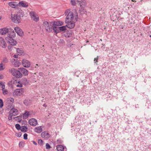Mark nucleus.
<instances>
[{
    "label": "nucleus",
    "mask_w": 151,
    "mask_h": 151,
    "mask_svg": "<svg viewBox=\"0 0 151 151\" xmlns=\"http://www.w3.org/2000/svg\"><path fill=\"white\" fill-rule=\"evenodd\" d=\"M65 13L66 15H67L65 20V23L72 21L73 20H75L74 19L73 13L72 12H70V10H66Z\"/></svg>",
    "instance_id": "1"
},
{
    "label": "nucleus",
    "mask_w": 151,
    "mask_h": 151,
    "mask_svg": "<svg viewBox=\"0 0 151 151\" xmlns=\"http://www.w3.org/2000/svg\"><path fill=\"white\" fill-rule=\"evenodd\" d=\"M18 114V110L15 108H12L9 112V115L8 116L9 120H12V116L17 115Z\"/></svg>",
    "instance_id": "2"
},
{
    "label": "nucleus",
    "mask_w": 151,
    "mask_h": 151,
    "mask_svg": "<svg viewBox=\"0 0 151 151\" xmlns=\"http://www.w3.org/2000/svg\"><path fill=\"white\" fill-rule=\"evenodd\" d=\"M43 26L47 32H50L52 30V26L47 21L43 22Z\"/></svg>",
    "instance_id": "3"
},
{
    "label": "nucleus",
    "mask_w": 151,
    "mask_h": 151,
    "mask_svg": "<svg viewBox=\"0 0 151 151\" xmlns=\"http://www.w3.org/2000/svg\"><path fill=\"white\" fill-rule=\"evenodd\" d=\"M29 14L33 20L36 22H37L39 21V17L35 12L32 11L30 12Z\"/></svg>",
    "instance_id": "4"
},
{
    "label": "nucleus",
    "mask_w": 151,
    "mask_h": 151,
    "mask_svg": "<svg viewBox=\"0 0 151 151\" xmlns=\"http://www.w3.org/2000/svg\"><path fill=\"white\" fill-rule=\"evenodd\" d=\"M24 89L23 88L17 89L15 90L13 93L14 96H20L24 93Z\"/></svg>",
    "instance_id": "5"
},
{
    "label": "nucleus",
    "mask_w": 151,
    "mask_h": 151,
    "mask_svg": "<svg viewBox=\"0 0 151 151\" xmlns=\"http://www.w3.org/2000/svg\"><path fill=\"white\" fill-rule=\"evenodd\" d=\"M20 17L17 14L12 15V20L16 23H19L20 22Z\"/></svg>",
    "instance_id": "6"
},
{
    "label": "nucleus",
    "mask_w": 151,
    "mask_h": 151,
    "mask_svg": "<svg viewBox=\"0 0 151 151\" xmlns=\"http://www.w3.org/2000/svg\"><path fill=\"white\" fill-rule=\"evenodd\" d=\"M13 37L9 36H8L6 38V40L9 43V44L11 45H15L17 43V42L15 40L13 39Z\"/></svg>",
    "instance_id": "7"
},
{
    "label": "nucleus",
    "mask_w": 151,
    "mask_h": 151,
    "mask_svg": "<svg viewBox=\"0 0 151 151\" xmlns=\"http://www.w3.org/2000/svg\"><path fill=\"white\" fill-rule=\"evenodd\" d=\"M22 63L23 65L25 68H28L30 65V62L26 59H23Z\"/></svg>",
    "instance_id": "8"
},
{
    "label": "nucleus",
    "mask_w": 151,
    "mask_h": 151,
    "mask_svg": "<svg viewBox=\"0 0 151 151\" xmlns=\"http://www.w3.org/2000/svg\"><path fill=\"white\" fill-rule=\"evenodd\" d=\"M11 62L13 65L15 67H18L21 64L20 62L18 60L14 59H12Z\"/></svg>",
    "instance_id": "9"
},
{
    "label": "nucleus",
    "mask_w": 151,
    "mask_h": 151,
    "mask_svg": "<svg viewBox=\"0 0 151 151\" xmlns=\"http://www.w3.org/2000/svg\"><path fill=\"white\" fill-rule=\"evenodd\" d=\"M29 122L31 125L33 126H35L37 124V120L34 118L30 119L29 120Z\"/></svg>",
    "instance_id": "10"
},
{
    "label": "nucleus",
    "mask_w": 151,
    "mask_h": 151,
    "mask_svg": "<svg viewBox=\"0 0 151 151\" xmlns=\"http://www.w3.org/2000/svg\"><path fill=\"white\" fill-rule=\"evenodd\" d=\"M0 45L3 48H5L7 45L5 40L1 37H0Z\"/></svg>",
    "instance_id": "11"
},
{
    "label": "nucleus",
    "mask_w": 151,
    "mask_h": 151,
    "mask_svg": "<svg viewBox=\"0 0 151 151\" xmlns=\"http://www.w3.org/2000/svg\"><path fill=\"white\" fill-rule=\"evenodd\" d=\"M41 137L45 139H48L50 137V134L46 131L42 132L41 134Z\"/></svg>",
    "instance_id": "12"
},
{
    "label": "nucleus",
    "mask_w": 151,
    "mask_h": 151,
    "mask_svg": "<svg viewBox=\"0 0 151 151\" xmlns=\"http://www.w3.org/2000/svg\"><path fill=\"white\" fill-rule=\"evenodd\" d=\"M14 30L17 34L20 36H22L23 34L22 30L19 27H16L14 28Z\"/></svg>",
    "instance_id": "13"
},
{
    "label": "nucleus",
    "mask_w": 151,
    "mask_h": 151,
    "mask_svg": "<svg viewBox=\"0 0 151 151\" xmlns=\"http://www.w3.org/2000/svg\"><path fill=\"white\" fill-rule=\"evenodd\" d=\"M66 23H67V25H66V27H67L69 29H71L73 28L75 26L74 22L73 21H70Z\"/></svg>",
    "instance_id": "14"
},
{
    "label": "nucleus",
    "mask_w": 151,
    "mask_h": 151,
    "mask_svg": "<svg viewBox=\"0 0 151 151\" xmlns=\"http://www.w3.org/2000/svg\"><path fill=\"white\" fill-rule=\"evenodd\" d=\"M9 31V29L6 28H4L0 29V34L3 35H5Z\"/></svg>",
    "instance_id": "15"
},
{
    "label": "nucleus",
    "mask_w": 151,
    "mask_h": 151,
    "mask_svg": "<svg viewBox=\"0 0 151 151\" xmlns=\"http://www.w3.org/2000/svg\"><path fill=\"white\" fill-rule=\"evenodd\" d=\"M34 131L38 133H40L43 131L42 129V126H40L36 127L34 129Z\"/></svg>",
    "instance_id": "16"
},
{
    "label": "nucleus",
    "mask_w": 151,
    "mask_h": 151,
    "mask_svg": "<svg viewBox=\"0 0 151 151\" xmlns=\"http://www.w3.org/2000/svg\"><path fill=\"white\" fill-rule=\"evenodd\" d=\"M72 33V31L70 30H69L64 32V34L65 37H68L71 36Z\"/></svg>",
    "instance_id": "17"
},
{
    "label": "nucleus",
    "mask_w": 151,
    "mask_h": 151,
    "mask_svg": "<svg viewBox=\"0 0 151 151\" xmlns=\"http://www.w3.org/2000/svg\"><path fill=\"white\" fill-rule=\"evenodd\" d=\"M18 69L21 71V72L25 76L27 75L28 74V71L24 68H19Z\"/></svg>",
    "instance_id": "18"
},
{
    "label": "nucleus",
    "mask_w": 151,
    "mask_h": 151,
    "mask_svg": "<svg viewBox=\"0 0 151 151\" xmlns=\"http://www.w3.org/2000/svg\"><path fill=\"white\" fill-rule=\"evenodd\" d=\"M65 148L66 149L65 146L61 145H59L56 146V149L58 151H64Z\"/></svg>",
    "instance_id": "19"
},
{
    "label": "nucleus",
    "mask_w": 151,
    "mask_h": 151,
    "mask_svg": "<svg viewBox=\"0 0 151 151\" xmlns=\"http://www.w3.org/2000/svg\"><path fill=\"white\" fill-rule=\"evenodd\" d=\"M63 22L60 21L54 22L53 24V26H60L63 24Z\"/></svg>",
    "instance_id": "20"
},
{
    "label": "nucleus",
    "mask_w": 151,
    "mask_h": 151,
    "mask_svg": "<svg viewBox=\"0 0 151 151\" xmlns=\"http://www.w3.org/2000/svg\"><path fill=\"white\" fill-rule=\"evenodd\" d=\"M18 4L22 7H27L28 6V4L27 3L25 2L24 1H21Z\"/></svg>",
    "instance_id": "21"
},
{
    "label": "nucleus",
    "mask_w": 151,
    "mask_h": 151,
    "mask_svg": "<svg viewBox=\"0 0 151 151\" xmlns=\"http://www.w3.org/2000/svg\"><path fill=\"white\" fill-rule=\"evenodd\" d=\"M9 5L12 8H15L18 5V4L16 2H11L9 3Z\"/></svg>",
    "instance_id": "22"
},
{
    "label": "nucleus",
    "mask_w": 151,
    "mask_h": 151,
    "mask_svg": "<svg viewBox=\"0 0 151 151\" xmlns=\"http://www.w3.org/2000/svg\"><path fill=\"white\" fill-rule=\"evenodd\" d=\"M16 71H17V70L15 69L14 68H12L9 69V71L14 76H15L16 74Z\"/></svg>",
    "instance_id": "23"
},
{
    "label": "nucleus",
    "mask_w": 151,
    "mask_h": 151,
    "mask_svg": "<svg viewBox=\"0 0 151 151\" xmlns=\"http://www.w3.org/2000/svg\"><path fill=\"white\" fill-rule=\"evenodd\" d=\"M59 27L55 26H54L52 27V29H53L54 32L56 34L60 32Z\"/></svg>",
    "instance_id": "24"
},
{
    "label": "nucleus",
    "mask_w": 151,
    "mask_h": 151,
    "mask_svg": "<svg viewBox=\"0 0 151 151\" xmlns=\"http://www.w3.org/2000/svg\"><path fill=\"white\" fill-rule=\"evenodd\" d=\"M21 82L22 84L26 85H27L29 83V81L26 78H23L21 79Z\"/></svg>",
    "instance_id": "25"
},
{
    "label": "nucleus",
    "mask_w": 151,
    "mask_h": 151,
    "mask_svg": "<svg viewBox=\"0 0 151 151\" xmlns=\"http://www.w3.org/2000/svg\"><path fill=\"white\" fill-rule=\"evenodd\" d=\"M29 115H30V112L26 111L25 113L23 114V117L24 119H26L28 118Z\"/></svg>",
    "instance_id": "26"
},
{
    "label": "nucleus",
    "mask_w": 151,
    "mask_h": 151,
    "mask_svg": "<svg viewBox=\"0 0 151 151\" xmlns=\"http://www.w3.org/2000/svg\"><path fill=\"white\" fill-rule=\"evenodd\" d=\"M66 26H63L61 27H59L60 32H63V33H64V32H65V31L66 30Z\"/></svg>",
    "instance_id": "27"
},
{
    "label": "nucleus",
    "mask_w": 151,
    "mask_h": 151,
    "mask_svg": "<svg viewBox=\"0 0 151 151\" xmlns=\"http://www.w3.org/2000/svg\"><path fill=\"white\" fill-rule=\"evenodd\" d=\"M20 71L19 70H17V71H16L17 72L16 74V76H15V77L18 78H21L22 77V74L20 72Z\"/></svg>",
    "instance_id": "28"
},
{
    "label": "nucleus",
    "mask_w": 151,
    "mask_h": 151,
    "mask_svg": "<svg viewBox=\"0 0 151 151\" xmlns=\"http://www.w3.org/2000/svg\"><path fill=\"white\" fill-rule=\"evenodd\" d=\"M27 129V128L26 126H23L21 127V129L22 132H26Z\"/></svg>",
    "instance_id": "29"
},
{
    "label": "nucleus",
    "mask_w": 151,
    "mask_h": 151,
    "mask_svg": "<svg viewBox=\"0 0 151 151\" xmlns=\"http://www.w3.org/2000/svg\"><path fill=\"white\" fill-rule=\"evenodd\" d=\"M9 30H11V32L12 31V32L11 33V34L9 35L8 36H9L10 35V36L12 37H15V33L14 32V31L13 29H9Z\"/></svg>",
    "instance_id": "30"
},
{
    "label": "nucleus",
    "mask_w": 151,
    "mask_h": 151,
    "mask_svg": "<svg viewBox=\"0 0 151 151\" xmlns=\"http://www.w3.org/2000/svg\"><path fill=\"white\" fill-rule=\"evenodd\" d=\"M17 52L19 53V55H22L23 53V51L19 48H17Z\"/></svg>",
    "instance_id": "31"
},
{
    "label": "nucleus",
    "mask_w": 151,
    "mask_h": 151,
    "mask_svg": "<svg viewBox=\"0 0 151 151\" xmlns=\"http://www.w3.org/2000/svg\"><path fill=\"white\" fill-rule=\"evenodd\" d=\"M7 100L11 104H12L14 101V99L12 97L8 98Z\"/></svg>",
    "instance_id": "32"
},
{
    "label": "nucleus",
    "mask_w": 151,
    "mask_h": 151,
    "mask_svg": "<svg viewBox=\"0 0 151 151\" xmlns=\"http://www.w3.org/2000/svg\"><path fill=\"white\" fill-rule=\"evenodd\" d=\"M16 120L18 122H20L22 120V117L20 116H19L16 117Z\"/></svg>",
    "instance_id": "33"
},
{
    "label": "nucleus",
    "mask_w": 151,
    "mask_h": 151,
    "mask_svg": "<svg viewBox=\"0 0 151 151\" xmlns=\"http://www.w3.org/2000/svg\"><path fill=\"white\" fill-rule=\"evenodd\" d=\"M15 127L18 130L21 129V127H20V125L19 124H16L15 125Z\"/></svg>",
    "instance_id": "34"
},
{
    "label": "nucleus",
    "mask_w": 151,
    "mask_h": 151,
    "mask_svg": "<svg viewBox=\"0 0 151 151\" xmlns=\"http://www.w3.org/2000/svg\"><path fill=\"white\" fill-rule=\"evenodd\" d=\"M2 91H3V94L4 95H5L8 94V91L6 89H5L3 90H2Z\"/></svg>",
    "instance_id": "35"
},
{
    "label": "nucleus",
    "mask_w": 151,
    "mask_h": 151,
    "mask_svg": "<svg viewBox=\"0 0 151 151\" xmlns=\"http://www.w3.org/2000/svg\"><path fill=\"white\" fill-rule=\"evenodd\" d=\"M3 106V103L2 99H0V108H1Z\"/></svg>",
    "instance_id": "36"
},
{
    "label": "nucleus",
    "mask_w": 151,
    "mask_h": 151,
    "mask_svg": "<svg viewBox=\"0 0 151 151\" xmlns=\"http://www.w3.org/2000/svg\"><path fill=\"white\" fill-rule=\"evenodd\" d=\"M70 2L72 5L75 6L76 4V2L75 0H71Z\"/></svg>",
    "instance_id": "37"
},
{
    "label": "nucleus",
    "mask_w": 151,
    "mask_h": 151,
    "mask_svg": "<svg viewBox=\"0 0 151 151\" xmlns=\"http://www.w3.org/2000/svg\"><path fill=\"white\" fill-rule=\"evenodd\" d=\"M8 60L6 58H3L2 62L5 63H7L8 62Z\"/></svg>",
    "instance_id": "38"
},
{
    "label": "nucleus",
    "mask_w": 151,
    "mask_h": 151,
    "mask_svg": "<svg viewBox=\"0 0 151 151\" xmlns=\"http://www.w3.org/2000/svg\"><path fill=\"white\" fill-rule=\"evenodd\" d=\"M38 143L40 145H42L43 143V141L41 139L38 140Z\"/></svg>",
    "instance_id": "39"
},
{
    "label": "nucleus",
    "mask_w": 151,
    "mask_h": 151,
    "mask_svg": "<svg viewBox=\"0 0 151 151\" xmlns=\"http://www.w3.org/2000/svg\"><path fill=\"white\" fill-rule=\"evenodd\" d=\"M22 135V133L21 132H19L18 133L16 134V136L18 137H20Z\"/></svg>",
    "instance_id": "40"
},
{
    "label": "nucleus",
    "mask_w": 151,
    "mask_h": 151,
    "mask_svg": "<svg viewBox=\"0 0 151 151\" xmlns=\"http://www.w3.org/2000/svg\"><path fill=\"white\" fill-rule=\"evenodd\" d=\"M46 147L47 149H48L50 148L51 147L50 145L48 143H47L46 144Z\"/></svg>",
    "instance_id": "41"
},
{
    "label": "nucleus",
    "mask_w": 151,
    "mask_h": 151,
    "mask_svg": "<svg viewBox=\"0 0 151 151\" xmlns=\"http://www.w3.org/2000/svg\"><path fill=\"white\" fill-rule=\"evenodd\" d=\"M24 138L25 139H27V133H25L24 135Z\"/></svg>",
    "instance_id": "42"
},
{
    "label": "nucleus",
    "mask_w": 151,
    "mask_h": 151,
    "mask_svg": "<svg viewBox=\"0 0 151 151\" xmlns=\"http://www.w3.org/2000/svg\"><path fill=\"white\" fill-rule=\"evenodd\" d=\"M27 101L26 100H25L24 101V104L26 106H28L29 105V104L28 103H27Z\"/></svg>",
    "instance_id": "43"
},
{
    "label": "nucleus",
    "mask_w": 151,
    "mask_h": 151,
    "mask_svg": "<svg viewBox=\"0 0 151 151\" xmlns=\"http://www.w3.org/2000/svg\"><path fill=\"white\" fill-rule=\"evenodd\" d=\"M4 69V68H3L2 64V63H1L0 64V70H3Z\"/></svg>",
    "instance_id": "44"
},
{
    "label": "nucleus",
    "mask_w": 151,
    "mask_h": 151,
    "mask_svg": "<svg viewBox=\"0 0 151 151\" xmlns=\"http://www.w3.org/2000/svg\"><path fill=\"white\" fill-rule=\"evenodd\" d=\"M17 87H22V84L21 83H20L19 82V83L17 85Z\"/></svg>",
    "instance_id": "45"
},
{
    "label": "nucleus",
    "mask_w": 151,
    "mask_h": 151,
    "mask_svg": "<svg viewBox=\"0 0 151 151\" xmlns=\"http://www.w3.org/2000/svg\"><path fill=\"white\" fill-rule=\"evenodd\" d=\"M77 1L78 2L82 3H84V0H77Z\"/></svg>",
    "instance_id": "46"
},
{
    "label": "nucleus",
    "mask_w": 151,
    "mask_h": 151,
    "mask_svg": "<svg viewBox=\"0 0 151 151\" xmlns=\"http://www.w3.org/2000/svg\"><path fill=\"white\" fill-rule=\"evenodd\" d=\"M98 56L97 58H94V61L95 63H96L97 62V60H98Z\"/></svg>",
    "instance_id": "47"
},
{
    "label": "nucleus",
    "mask_w": 151,
    "mask_h": 151,
    "mask_svg": "<svg viewBox=\"0 0 151 151\" xmlns=\"http://www.w3.org/2000/svg\"><path fill=\"white\" fill-rule=\"evenodd\" d=\"M2 86L1 88H2V90H4V89H5V84H3V86Z\"/></svg>",
    "instance_id": "48"
},
{
    "label": "nucleus",
    "mask_w": 151,
    "mask_h": 151,
    "mask_svg": "<svg viewBox=\"0 0 151 151\" xmlns=\"http://www.w3.org/2000/svg\"><path fill=\"white\" fill-rule=\"evenodd\" d=\"M4 84V83L2 82H0V86H3V84Z\"/></svg>",
    "instance_id": "49"
},
{
    "label": "nucleus",
    "mask_w": 151,
    "mask_h": 151,
    "mask_svg": "<svg viewBox=\"0 0 151 151\" xmlns=\"http://www.w3.org/2000/svg\"><path fill=\"white\" fill-rule=\"evenodd\" d=\"M12 47L11 45H9L8 47V49L10 50H11V48Z\"/></svg>",
    "instance_id": "50"
},
{
    "label": "nucleus",
    "mask_w": 151,
    "mask_h": 151,
    "mask_svg": "<svg viewBox=\"0 0 151 151\" xmlns=\"http://www.w3.org/2000/svg\"><path fill=\"white\" fill-rule=\"evenodd\" d=\"M23 143L21 142H20L19 144V146L20 147L21 146H22Z\"/></svg>",
    "instance_id": "51"
},
{
    "label": "nucleus",
    "mask_w": 151,
    "mask_h": 151,
    "mask_svg": "<svg viewBox=\"0 0 151 151\" xmlns=\"http://www.w3.org/2000/svg\"><path fill=\"white\" fill-rule=\"evenodd\" d=\"M3 78V76L2 75H0V79H2Z\"/></svg>",
    "instance_id": "52"
},
{
    "label": "nucleus",
    "mask_w": 151,
    "mask_h": 151,
    "mask_svg": "<svg viewBox=\"0 0 151 151\" xmlns=\"http://www.w3.org/2000/svg\"><path fill=\"white\" fill-rule=\"evenodd\" d=\"M14 58H18V55H14Z\"/></svg>",
    "instance_id": "53"
},
{
    "label": "nucleus",
    "mask_w": 151,
    "mask_h": 151,
    "mask_svg": "<svg viewBox=\"0 0 151 151\" xmlns=\"http://www.w3.org/2000/svg\"><path fill=\"white\" fill-rule=\"evenodd\" d=\"M33 144L35 145H36L37 144V143H36V142H35V141H33Z\"/></svg>",
    "instance_id": "54"
},
{
    "label": "nucleus",
    "mask_w": 151,
    "mask_h": 151,
    "mask_svg": "<svg viewBox=\"0 0 151 151\" xmlns=\"http://www.w3.org/2000/svg\"><path fill=\"white\" fill-rule=\"evenodd\" d=\"M39 74H40V76H42L43 75V73L42 72L40 73H39Z\"/></svg>",
    "instance_id": "55"
},
{
    "label": "nucleus",
    "mask_w": 151,
    "mask_h": 151,
    "mask_svg": "<svg viewBox=\"0 0 151 151\" xmlns=\"http://www.w3.org/2000/svg\"><path fill=\"white\" fill-rule=\"evenodd\" d=\"M43 106H44L45 107H47V105L45 104H44L43 105Z\"/></svg>",
    "instance_id": "56"
},
{
    "label": "nucleus",
    "mask_w": 151,
    "mask_h": 151,
    "mask_svg": "<svg viewBox=\"0 0 151 151\" xmlns=\"http://www.w3.org/2000/svg\"><path fill=\"white\" fill-rule=\"evenodd\" d=\"M77 17H77V16L76 17V18H75V20L77 21Z\"/></svg>",
    "instance_id": "57"
},
{
    "label": "nucleus",
    "mask_w": 151,
    "mask_h": 151,
    "mask_svg": "<svg viewBox=\"0 0 151 151\" xmlns=\"http://www.w3.org/2000/svg\"><path fill=\"white\" fill-rule=\"evenodd\" d=\"M132 1L133 2H136V1L135 0H132Z\"/></svg>",
    "instance_id": "58"
},
{
    "label": "nucleus",
    "mask_w": 151,
    "mask_h": 151,
    "mask_svg": "<svg viewBox=\"0 0 151 151\" xmlns=\"http://www.w3.org/2000/svg\"><path fill=\"white\" fill-rule=\"evenodd\" d=\"M36 66H38V65L37 64H36Z\"/></svg>",
    "instance_id": "59"
},
{
    "label": "nucleus",
    "mask_w": 151,
    "mask_h": 151,
    "mask_svg": "<svg viewBox=\"0 0 151 151\" xmlns=\"http://www.w3.org/2000/svg\"><path fill=\"white\" fill-rule=\"evenodd\" d=\"M100 41H102V39H100Z\"/></svg>",
    "instance_id": "60"
},
{
    "label": "nucleus",
    "mask_w": 151,
    "mask_h": 151,
    "mask_svg": "<svg viewBox=\"0 0 151 151\" xmlns=\"http://www.w3.org/2000/svg\"><path fill=\"white\" fill-rule=\"evenodd\" d=\"M1 19V17L0 16V19Z\"/></svg>",
    "instance_id": "61"
},
{
    "label": "nucleus",
    "mask_w": 151,
    "mask_h": 151,
    "mask_svg": "<svg viewBox=\"0 0 151 151\" xmlns=\"http://www.w3.org/2000/svg\"><path fill=\"white\" fill-rule=\"evenodd\" d=\"M89 42V41H87V42Z\"/></svg>",
    "instance_id": "62"
},
{
    "label": "nucleus",
    "mask_w": 151,
    "mask_h": 151,
    "mask_svg": "<svg viewBox=\"0 0 151 151\" xmlns=\"http://www.w3.org/2000/svg\"><path fill=\"white\" fill-rule=\"evenodd\" d=\"M80 5L81 6V4H80Z\"/></svg>",
    "instance_id": "63"
},
{
    "label": "nucleus",
    "mask_w": 151,
    "mask_h": 151,
    "mask_svg": "<svg viewBox=\"0 0 151 151\" xmlns=\"http://www.w3.org/2000/svg\"><path fill=\"white\" fill-rule=\"evenodd\" d=\"M150 37H151V35H150Z\"/></svg>",
    "instance_id": "64"
}]
</instances>
